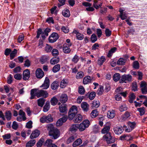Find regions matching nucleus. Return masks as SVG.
I'll return each instance as SVG.
<instances>
[{
  "instance_id": "338daca9",
  "label": "nucleus",
  "mask_w": 147,
  "mask_h": 147,
  "mask_svg": "<svg viewBox=\"0 0 147 147\" xmlns=\"http://www.w3.org/2000/svg\"><path fill=\"white\" fill-rule=\"evenodd\" d=\"M11 134H7L2 136L3 140L9 139L11 138Z\"/></svg>"
},
{
  "instance_id": "412c9836",
  "label": "nucleus",
  "mask_w": 147,
  "mask_h": 147,
  "mask_svg": "<svg viewBox=\"0 0 147 147\" xmlns=\"http://www.w3.org/2000/svg\"><path fill=\"white\" fill-rule=\"evenodd\" d=\"M37 92V89L36 88L33 89L30 91L31 97L30 98V99H33L34 98L35 96H36V94Z\"/></svg>"
},
{
  "instance_id": "ddd939ff",
  "label": "nucleus",
  "mask_w": 147,
  "mask_h": 147,
  "mask_svg": "<svg viewBox=\"0 0 147 147\" xmlns=\"http://www.w3.org/2000/svg\"><path fill=\"white\" fill-rule=\"evenodd\" d=\"M23 79L25 81H26L28 80L30 77V72L28 69H26L23 71Z\"/></svg>"
},
{
  "instance_id": "2eb2a0df",
  "label": "nucleus",
  "mask_w": 147,
  "mask_h": 147,
  "mask_svg": "<svg viewBox=\"0 0 147 147\" xmlns=\"http://www.w3.org/2000/svg\"><path fill=\"white\" fill-rule=\"evenodd\" d=\"M73 33L76 34V38L78 40H82L84 38V35L79 33L77 30H74L73 32Z\"/></svg>"
},
{
  "instance_id": "79ce46f5",
  "label": "nucleus",
  "mask_w": 147,
  "mask_h": 147,
  "mask_svg": "<svg viewBox=\"0 0 147 147\" xmlns=\"http://www.w3.org/2000/svg\"><path fill=\"white\" fill-rule=\"evenodd\" d=\"M49 105V101H47L45 105L43 107V111L44 112H47L48 111L50 108Z\"/></svg>"
},
{
  "instance_id": "f257e3e1",
  "label": "nucleus",
  "mask_w": 147,
  "mask_h": 147,
  "mask_svg": "<svg viewBox=\"0 0 147 147\" xmlns=\"http://www.w3.org/2000/svg\"><path fill=\"white\" fill-rule=\"evenodd\" d=\"M47 128L48 131L49 135L52 139H56L60 135L59 131L57 128L54 127L52 124H48L47 126Z\"/></svg>"
},
{
  "instance_id": "6ab92c4d",
  "label": "nucleus",
  "mask_w": 147,
  "mask_h": 147,
  "mask_svg": "<svg viewBox=\"0 0 147 147\" xmlns=\"http://www.w3.org/2000/svg\"><path fill=\"white\" fill-rule=\"evenodd\" d=\"M92 79L90 76H87L84 78L83 79V83L84 84H87L91 82Z\"/></svg>"
},
{
  "instance_id": "a211bd4d",
  "label": "nucleus",
  "mask_w": 147,
  "mask_h": 147,
  "mask_svg": "<svg viewBox=\"0 0 147 147\" xmlns=\"http://www.w3.org/2000/svg\"><path fill=\"white\" fill-rule=\"evenodd\" d=\"M68 100L67 96V94H62L60 97L59 100L62 103H65Z\"/></svg>"
},
{
  "instance_id": "49530a36",
  "label": "nucleus",
  "mask_w": 147,
  "mask_h": 147,
  "mask_svg": "<svg viewBox=\"0 0 147 147\" xmlns=\"http://www.w3.org/2000/svg\"><path fill=\"white\" fill-rule=\"evenodd\" d=\"M125 63V59L122 58H120L117 62V64L119 65H124Z\"/></svg>"
},
{
  "instance_id": "37998d69",
  "label": "nucleus",
  "mask_w": 147,
  "mask_h": 147,
  "mask_svg": "<svg viewBox=\"0 0 147 147\" xmlns=\"http://www.w3.org/2000/svg\"><path fill=\"white\" fill-rule=\"evenodd\" d=\"M60 69V65L59 64L55 65L52 69V71L54 73H56L59 71Z\"/></svg>"
},
{
  "instance_id": "9b49d317",
  "label": "nucleus",
  "mask_w": 147,
  "mask_h": 147,
  "mask_svg": "<svg viewBox=\"0 0 147 147\" xmlns=\"http://www.w3.org/2000/svg\"><path fill=\"white\" fill-rule=\"evenodd\" d=\"M36 77L38 79L42 78L44 76V72L40 68H38L35 72Z\"/></svg>"
},
{
  "instance_id": "69168bd1",
  "label": "nucleus",
  "mask_w": 147,
  "mask_h": 147,
  "mask_svg": "<svg viewBox=\"0 0 147 147\" xmlns=\"http://www.w3.org/2000/svg\"><path fill=\"white\" fill-rule=\"evenodd\" d=\"M32 122L31 121H30L26 123V127L27 128H31L32 127Z\"/></svg>"
},
{
  "instance_id": "3c124183",
  "label": "nucleus",
  "mask_w": 147,
  "mask_h": 147,
  "mask_svg": "<svg viewBox=\"0 0 147 147\" xmlns=\"http://www.w3.org/2000/svg\"><path fill=\"white\" fill-rule=\"evenodd\" d=\"M41 34H43L44 32L42 31V30L41 28H39L38 29L37 31V35L36 36V38H38Z\"/></svg>"
},
{
  "instance_id": "a19ab883",
  "label": "nucleus",
  "mask_w": 147,
  "mask_h": 147,
  "mask_svg": "<svg viewBox=\"0 0 147 147\" xmlns=\"http://www.w3.org/2000/svg\"><path fill=\"white\" fill-rule=\"evenodd\" d=\"M17 53V50L14 49L10 54V57L11 60L13 59L15 57Z\"/></svg>"
},
{
  "instance_id": "4d7b16f0",
  "label": "nucleus",
  "mask_w": 147,
  "mask_h": 147,
  "mask_svg": "<svg viewBox=\"0 0 147 147\" xmlns=\"http://www.w3.org/2000/svg\"><path fill=\"white\" fill-rule=\"evenodd\" d=\"M51 53L53 56H56L58 55L59 52L58 50L54 49L52 51Z\"/></svg>"
},
{
  "instance_id": "1a4fd4ad",
  "label": "nucleus",
  "mask_w": 147,
  "mask_h": 147,
  "mask_svg": "<svg viewBox=\"0 0 147 147\" xmlns=\"http://www.w3.org/2000/svg\"><path fill=\"white\" fill-rule=\"evenodd\" d=\"M71 43H70L68 44L65 43L63 45V52L65 53L68 54L70 52L71 50L69 47L71 46Z\"/></svg>"
},
{
  "instance_id": "58836bf2",
  "label": "nucleus",
  "mask_w": 147,
  "mask_h": 147,
  "mask_svg": "<svg viewBox=\"0 0 147 147\" xmlns=\"http://www.w3.org/2000/svg\"><path fill=\"white\" fill-rule=\"evenodd\" d=\"M98 114V111L97 109H95L92 111L91 113V117L92 118H94L96 117Z\"/></svg>"
},
{
  "instance_id": "864d4df0",
  "label": "nucleus",
  "mask_w": 147,
  "mask_h": 147,
  "mask_svg": "<svg viewBox=\"0 0 147 147\" xmlns=\"http://www.w3.org/2000/svg\"><path fill=\"white\" fill-rule=\"evenodd\" d=\"M52 47L48 44H46V46L45 48V50L47 53L50 52L52 49Z\"/></svg>"
},
{
  "instance_id": "f8f14e48",
  "label": "nucleus",
  "mask_w": 147,
  "mask_h": 147,
  "mask_svg": "<svg viewBox=\"0 0 147 147\" xmlns=\"http://www.w3.org/2000/svg\"><path fill=\"white\" fill-rule=\"evenodd\" d=\"M113 129L114 133L117 135L121 134L124 130V129H123V127L121 126L115 127L113 128Z\"/></svg>"
},
{
  "instance_id": "c85d7f7f",
  "label": "nucleus",
  "mask_w": 147,
  "mask_h": 147,
  "mask_svg": "<svg viewBox=\"0 0 147 147\" xmlns=\"http://www.w3.org/2000/svg\"><path fill=\"white\" fill-rule=\"evenodd\" d=\"M49 57L48 56L44 55L41 57L40 61L42 64L46 62L49 59Z\"/></svg>"
},
{
  "instance_id": "6e6d98bb",
  "label": "nucleus",
  "mask_w": 147,
  "mask_h": 147,
  "mask_svg": "<svg viewBox=\"0 0 147 147\" xmlns=\"http://www.w3.org/2000/svg\"><path fill=\"white\" fill-rule=\"evenodd\" d=\"M95 92H92L89 94L88 97L90 100H92L95 98Z\"/></svg>"
},
{
  "instance_id": "bb28decb",
  "label": "nucleus",
  "mask_w": 147,
  "mask_h": 147,
  "mask_svg": "<svg viewBox=\"0 0 147 147\" xmlns=\"http://www.w3.org/2000/svg\"><path fill=\"white\" fill-rule=\"evenodd\" d=\"M45 100L43 98H41L37 100L38 105L41 107H42L45 104Z\"/></svg>"
},
{
  "instance_id": "aec40b11",
  "label": "nucleus",
  "mask_w": 147,
  "mask_h": 147,
  "mask_svg": "<svg viewBox=\"0 0 147 147\" xmlns=\"http://www.w3.org/2000/svg\"><path fill=\"white\" fill-rule=\"evenodd\" d=\"M59 109L60 112L66 113L67 112V109L66 105H62L59 107Z\"/></svg>"
},
{
  "instance_id": "e2e57ef3",
  "label": "nucleus",
  "mask_w": 147,
  "mask_h": 147,
  "mask_svg": "<svg viewBox=\"0 0 147 147\" xmlns=\"http://www.w3.org/2000/svg\"><path fill=\"white\" fill-rule=\"evenodd\" d=\"M97 92L98 95L102 94L103 92V86H100L99 88L97 90Z\"/></svg>"
},
{
  "instance_id": "0eeeda50",
  "label": "nucleus",
  "mask_w": 147,
  "mask_h": 147,
  "mask_svg": "<svg viewBox=\"0 0 147 147\" xmlns=\"http://www.w3.org/2000/svg\"><path fill=\"white\" fill-rule=\"evenodd\" d=\"M136 123L135 122H128L127 123L128 128L125 129V131L127 132H129L131 131L136 127Z\"/></svg>"
},
{
  "instance_id": "20e7f679",
  "label": "nucleus",
  "mask_w": 147,
  "mask_h": 147,
  "mask_svg": "<svg viewBox=\"0 0 147 147\" xmlns=\"http://www.w3.org/2000/svg\"><path fill=\"white\" fill-rule=\"evenodd\" d=\"M132 76L129 74H124L121 76V78L119 81V83L122 84L123 83H126V81L130 82L132 80Z\"/></svg>"
},
{
  "instance_id": "052dcab7",
  "label": "nucleus",
  "mask_w": 147,
  "mask_h": 147,
  "mask_svg": "<svg viewBox=\"0 0 147 147\" xmlns=\"http://www.w3.org/2000/svg\"><path fill=\"white\" fill-rule=\"evenodd\" d=\"M67 80H63L61 82L60 87L61 88H64L65 87L67 84Z\"/></svg>"
},
{
  "instance_id": "13d9d810",
  "label": "nucleus",
  "mask_w": 147,
  "mask_h": 147,
  "mask_svg": "<svg viewBox=\"0 0 147 147\" xmlns=\"http://www.w3.org/2000/svg\"><path fill=\"white\" fill-rule=\"evenodd\" d=\"M133 67L135 69H138L139 67V63L137 61H134L133 63Z\"/></svg>"
},
{
  "instance_id": "72a5a7b5",
  "label": "nucleus",
  "mask_w": 147,
  "mask_h": 147,
  "mask_svg": "<svg viewBox=\"0 0 147 147\" xmlns=\"http://www.w3.org/2000/svg\"><path fill=\"white\" fill-rule=\"evenodd\" d=\"M100 105V102L98 100H94L92 104L91 107L92 108H96L99 106Z\"/></svg>"
},
{
  "instance_id": "0e129e2a",
  "label": "nucleus",
  "mask_w": 147,
  "mask_h": 147,
  "mask_svg": "<svg viewBox=\"0 0 147 147\" xmlns=\"http://www.w3.org/2000/svg\"><path fill=\"white\" fill-rule=\"evenodd\" d=\"M105 32L106 36L107 37H109L111 35V31L109 28L106 29Z\"/></svg>"
},
{
  "instance_id": "423d86ee",
  "label": "nucleus",
  "mask_w": 147,
  "mask_h": 147,
  "mask_svg": "<svg viewBox=\"0 0 147 147\" xmlns=\"http://www.w3.org/2000/svg\"><path fill=\"white\" fill-rule=\"evenodd\" d=\"M59 36L56 32H53L49 36V41L50 43H53L56 42L59 38Z\"/></svg>"
},
{
  "instance_id": "680f3d73",
  "label": "nucleus",
  "mask_w": 147,
  "mask_h": 147,
  "mask_svg": "<svg viewBox=\"0 0 147 147\" xmlns=\"http://www.w3.org/2000/svg\"><path fill=\"white\" fill-rule=\"evenodd\" d=\"M119 109L121 112H123L127 109V107L125 105H121L119 107Z\"/></svg>"
},
{
  "instance_id": "5701e85b",
  "label": "nucleus",
  "mask_w": 147,
  "mask_h": 147,
  "mask_svg": "<svg viewBox=\"0 0 147 147\" xmlns=\"http://www.w3.org/2000/svg\"><path fill=\"white\" fill-rule=\"evenodd\" d=\"M106 60L105 57L104 56H102L98 59L97 64L100 66H101Z\"/></svg>"
},
{
  "instance_id": "2f4dec72",
  "label": "nucleus",
  "mask_w": 147,
  "mask_h": 147,
  "mask_svg": "<svg viewBox=\"0 0 147 147\" xmlns=\"http://www.w3.org/2000/svg\"><path fill=\"white\" fill-rule=\"evenodd\" d=\"M59 61V58L58 57H53L50 61L51 64L54 65L58 63Z\"/></svg>"
},
{
  "instance_id": "7c9ffc66",
  "label": "nucleus",
  "mask_w": 147,
  "mask_h": 147,
  "mask_svg": "<svg viewBox=\"0 0 147 147\" xmlns=\"http://www.w3.org/2000/svg\"><path fill=\"white\" fill-rule=\"evenodd\" d=\"M115 112L114 110L109 111L107 114L108 117L110 119H113L115 117Z\"/></svg>"
},
{
  "instance_id": "b1692460",
  "label": "nucleus",
  "mask_w": 147,
  "mask_h": 147,
  "mask_svg": "<svg viewBox=\"0 0 147 147\" xmlns=\"http://www.w3.org/2000/svg\"><path fill=\"white\" fill-rule=\"evenodd\" d=\"M82 117L81 115L78 114L75 117L73 121L75 123H80L82 121Z\"/></svg>"
},
{
  "instance_id": "9d476101",
  "label": "nucleus",
  "mask_w": 147,
  "mask_h": 147,
  "mask_svg": "<svg viewBox=\"0 0 147 147\" xmlns=\"http://www.w3.org/2000/svg\"><path fill=\"white\" fill-rule=\"evenodd\" d=\"M49 80L48 78L46 77L45 78L43 83L40 86V88H43V89H47L49 87Z\"/></svg>"
},
{
  "instance_id": "774afa93",
  "label": "nucleus",
  "mask_w": 147,
  "mask_h": 147,
  "mask_svg": "<svg viewBox=\"0 0 147 147\" xmlns=\"http://www.w3.org/2000/svg\"><path fill=\"white\" fill-rule=\"evenodd\" d=\"M76 114H74L73 113H69L68 115V119L69 120H72L74 117H75Z\"/></svg>"
},
{
  "instance_id": "de8ad7c7",
  "label": "nucleus",
  "mask_w": 147,
  "mask_h": 147,
  "mask_svg": "<svg viewBox=\"0 0 147 147\" xmlns=\"http://www.w3.org/2000/svg\"><path fill=\"white\" fill-rule=\"evenodd\" d=\"M145 108L143 107L140 108H138L137 109V110L140 113V115L141 116L143 115L145 113Z\"/></svg>"
},
{
  "instance_id": "e433bc0d",
  "label": "nucleus",
  "mask_w": 147,
  "mask_h": 147,
  "mask_svg": "<svg viewBox=\"0 0 147 147\" xmlns=\"http://www.w3.org/2000/svg\"><path fill=\"white\" fill-rule=\"evenodd\" d=\"M78 124H73L71 125L70 128V130L71 131H76L78 129Z\"/></svg>"
},
{
  "instance_id": "7ed1b4c3",
  "label": "nucleus",
  "mask_w": 147,
  "mask_h": 147,
  "mask_svg": "<svg viewBox=\"0 0 147 147\" xmlns=\"http://www.w3.org/2000/svg\"><path fill=\"white\" fill-rule=\"evenodd\" d=\"M90 125V121L88 119L84 120L79 124L78 129L80 131H83L86 128L88 127Z\"/></svg>"
},
{
  "instance_id": "603ef678",
  "label": "nucleus",
  "mask_w": 147,
  "mask_h": 147,
  "mask_svg": "<svg viewBox=\"0 0 147 147\" xmlns=\"http://www.w3.org/2000/svg\"><path fill=\"white\" fill-rule=\"evenodd\" d=\"M100 128L98 125H95L94 126L93 131L95 133L99 132L100 131Z\"/></svg>"
},
{
  "instance_id": "dca6fc26",
  "label": "nucleus",
  "mask_w": 147,
  "mask_h": 147,
  "mask_svg": "<svg viewBox=\"0 0 147 147\" xmlns=\"http://www.w3.org/2000/svg\"><path fill=\"white\" fill-rule=\"evenodd\" d=\"M40 134V131L37 129L35 130L32 132L30 138L31 139H33L36 138Z\"/></svg>"
},
{
  "instance_id": "c756f323",
  "label": "nucleus",
  "mask_w": 147,
  "mask_h": 147,
  "mask_svg": "<svg viewBox=\"0 0 147 147\" xmlns=\"http://www.w3.org/2000/svg\"><path fill=\"white\" fill-rule=\"evenodd\" d=\"M62 15L65 17H69L70 16V11L69 9H65L62 12Z\"/></svg>"
},
{
  "instance_id": "39448f33",
  "label": "nucleus",
  "mask_w": 147,
  "mask_h": 147,
  "mask_svg": "<svg viewBox=\"0 0 147 147\" xmlns=\"http://www.w3.org/2000/svg\"><path fill=\"white\" fill-rule=\"evenodd\" d=\"M40 121L42 123H49L52 122L53 121V119L51 115H49L47 116L42 117L40 119Z\"/></svg>"
},
{
  "instance_id": "473e14b6",
  "label": "nucleus",
  "mask_w": 147,
  "mask_h": 147,
  "mask_svg": "<svg viewBox=\"0 0 147 147\" xmlns=\"http://www.w3.org/2000/svg\"><path fill=\"white\" fill-rule=\"evenodd\" d=\"M82 141L80 138H78L75 140L73 143L72 146L73 147L77 146L82 144Z\"/></svg>"
},
{
  "instance_id": "f03ea898",
  "label": "nucleus",
  "mask_w": 147,
  "mask_h": 147,
  "mask_svg": "<svg viewBox=\"0 0 147 147\" xmlns=\"http://www.w3.org/2000/svg\"><path fill=\"white\" fill-rule=\"evenodd\" d=\"M102 138L108 144L114 143L115 141V138L111 136L110 133L106 134L103 136Z\"/></svg>"
},
{
  "instance_id": "09e8293b",
  "label": "nucleus",
  "mask_w": 147,
  "mask_h": 147,
  "mask_svg": "<svg viewBox=\"0 0 147 147\" xmlns=\"http://www.w3.org/2000/svg\"><path fill=\"white\" fill-rule=\"evenodd\" d=\"M44 142V139L43 138H41L36 144L37 147H41L42 145H43Z\"/></svg>"
},
{
  "instance_id": "c9c22d12",
  "label": "nucleus",
  "mask_w": 147,
  "mask_h": 147,
  "mask_svg": "<svg viewBox=\"0 0 147 147\" xmlns=\"http://www.w3.org/2000/svg\"><path fill=\"white\" fill-rule=\"evenodd\" d=\"M53 142V140L51 139H47L46 141L44 142L43 145L45 146H47L49 147L53 144L52 143Z\"/></svg>"
},
{
  "instance_id": "cd10ccee",
  "label": "nucleus",
  "mask_w": 147,
  "mask_h": 147,
  "mask_svg": "<svg viewBox=\"0 0 147 147\" xmlns=\"http://www.w3.org/2000/svg\"><path fill=\"white\" fill-rule=\"evenodd\" d=\"M117 49L115 47L111 48L109 51L107 55V57L109 58L111 57L112 56L113 54L115 52Z\"/></svg>"
},
{
  "instance_id": "f3484780",
  "label": "nucleus",
  "mask_w": 147,
  "mask_h": 147,
  "mask_svg": "<svg viewBox=\"0 0 147 147\" xmlns=\"http://www.w3.org/2000/svg\"><path fill=\"white\" fill-rule=\"evenodd\" d=\"M5 117L8 121H10L11 119L12 114L10 111H6L5 113Z\"/></svg>"
},
{
  "instance_id": "4468645a",
  "label": "nucleus",
  "mask_w": 147,
  "mask_h": 147,
  "mask_svg": "<svg viewBox=\"0 0 147 147\" xmlns=\"http://www.w3.org/2000/svg\"><path fill=\"white\" fill-rule=\"evenodd\" d=\"M81 107L84 112H87L89 110V105L86 102H82L81 104Z\"/></svg>"
},
{
  "instance_id": "a878e982",
  "label": "nucleus",
  "mask_w": 147,
  "mask_h": 147,
  "mask_svg": "<svg viewBox=\"0 0 147 147\" xmlns=\"http://www.w3.org/2000/svg\"><path fill=\"white\" fill-rule=\"evenodd\" d=\"M121 77L120 74L119 73H116L114 74L113 78L114 81L117 82L118 81H119Z\"/></svg>"
},
{
  "instance_id": "393cba45",
  "label": "nucleus",
  "mask_w": 147,
  "mask_h": 147,
  "mask_svg": "<svg viewBox=\"0 0 147 147\" xmlns=\"http://www.w3.org/2000/svg\"><path fill=\"white\" fill-rule=\"evenodd\" d=\"M78 112V109L77 107L75 106H73L69 109V113H73L74 114L76 115Z\"/></svg>"
},
{
  "instance_id": "f704fd0d",
  "label": "nucleus",
  "mask_w": 147,
  "mask_h": 147,
  "mask_svg": "<svg viewBox=\"0 0 147 147\" xmlns=\"http://www.w3.org/2000/svg\"><path fill=\"white\" fill-rule=\"evenodd\" d=\"M58 100L57 98L54 96L51 98L50 102L51 105H56L58 102Z\"/></svg>"
},
{
  "instance_id": "c03bdc74",
  "label": "nucleus",
  "mask_w": 147,
  "mask_h": 147,
  "mask_svg": "<svg viewBox=\"0 0 147 147\" xmlns=\"http://www.w3.org/2000/svg\"><path fill=\"white\" fill-rule=\"evenodd\" d=\"M130 116L129 113L127 111L121 116V118L123 120H125Z\"/></svg>"
},
{
  "instance_id": "ea45409f",
  "label": "nucleus",
  "mask_w": 147,
  "mask_h": 147,
  "mask_svg": "<svg viewBox=\"0 0 147 147\" xmlns=\"http://www.w3.org/2000/svg\"><path fill=\"white\" fill-rule=\"evenodd\" d=\"M110 129V127L109 126H106L105 127L101 130L102 134H105L109 133V132Z\"/></svg>"
},
{
  "instance_id": "5fc2aeb1",
  "label": "nucleus",
  "mask_w": 147,
  "mask_h": 147,
  "mask_svg": "<svg viewBox=\"0 0 147 147\" xmlns=\"http://www.w3.org/2000/svg\"><path fill=\"white\" fill-rule=\"evenodd\" d=\"M14 77L16 80H20L22 78V75L21 74L17 73L14 75Z\"/></svg>"
},
{
  "instance_id": "bf43d9fd",
  "label": "nucleus",
  "mask_w": 147,
  "mask_h": 147,
  "mask_svg": "<svg viewBox=\"0 0 147 147\" xmlns=\"http://www.w3.org/2000/svg\"><path fill=\"white\" fill-rule=\"evenodd\" d=\"M79 58L78 55H75L72 59V61L74 63H77L79 61Z\"/></svg>"
},
{
  "instance_id": "8fccbe9b",
  "label": "nucleus",
  "mask_w": 147,
  "mask_h": 147,
  "mask_svg": "<svg viewBox=\"0 0 147 147\" xmlns=\"http://www.w3.org/2000/svg\"><path fill=\"white\" fill-rule=\"evenodd\" d=\"M97 40V36L95 34H92L90 37V40L92 43H94Z\"/></svg>"
},
{
  "instance_id": "4be33fe9",
  "label": "nucleus",
  "mask_w": 147,
  "mask_h": 147,
  "mask_svg": "<svg viewBox=\"0 0 147 147\" xmlns=\"http://www.w3.org/2000/svg\"><path fill=\"white\" fill-rule=\"evenodd\" d=\"M59 86V82L57 81H54L51 85V88L53 90L57 89Z\"/></svg>"
},
{
  "instance_id": "6e6552de",
  "label": "nucleus",
  "mask_w": 147,
  "mask_h": 147,
  "mask_svg": "<svg viewBox=\"0 0 147 147\" xmlns=\"http://www.w3.org/2000/svg\"><path fill=\"white\" fill-rule=\"evenodd\" d=\"M49 94L47 91L40 90L37 92L36 96L37 98L42 97L44 98H46L48 96Z\"/></svg>"
},
{
  "instance_id": "a18cd8bd",
  "label": "nucleus",
  "mask_w": 147,
  "mask_h": 147,
  "mask_svg": "<svg viewBox=\"0 0 147 147\" xmlns=\"http://www.w3.org/2000/svg\"><path fill=\"white\" fill-rule=\"evenodd\" d=\"M84 74L83 71H80L78 72L76 75V78L77 79H80L84 77Z\"/></svg>"
},
{
  "instance_id": "4c0bfd02",
  "label": "nucleus",
  "mask_w": 147,
  "mask_h": 147,
  "mask_svg": "<svg viewBox=\"0 0 147 147\" xmlns=\"http://www.w3.org/2000/svg\"><path fill=\"white\" fill-rule=\"evenodd\" d=\"M36 143L35 140H32L28 142L26 144V147H31L33 146Z\"/></svg>"
}]
</instances>
